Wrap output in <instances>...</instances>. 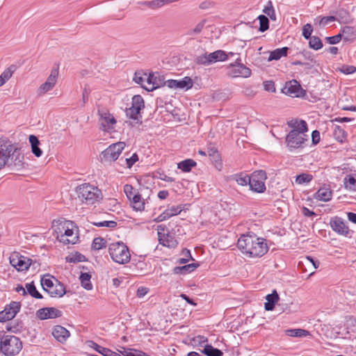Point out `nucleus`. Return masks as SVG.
<instances>
[{
  "instance_id": "40",
  "label": "nucleus",
  "mask_w": 356,
  "mask_h": 356,
  "mask_svg": "<svg viewBox=\"0 0 356 356\" xmlns=\"http://www.w3.org/2000/svg\"><path fill=\"white\" fill-rule=\"evenodd\" d=\"M286 334L288 336L293 337H305L310 335L309 331L303 329L288 330H286Z\"/></svg>"
},
{
  "instance_id": "8",
  "label": "nucleus",
  "mask_w": 356,
  "mask_h": 356,
  "mask_svg": "<svg viewBox=\"0 0 356 356\" xmlns=\"http://www.w3.org/2000/svg\"><path fill=\"white\" fill-rule=\"evenodd\" d=\"M227 59V54L222 50H217L214 52L205 53L198 56L195 61L197 65H209L218 61H224Z\"/></svg>"
},
{
  "instance_id": "2",
  "label": "nucleus",
  "mask_w": 356,
  "mask_h": 356,
  "mask_svg": "<svg viewBox=\"0 0 356 356\" xmlns=\"http://www.w3.org/2000/svg\"><path fill=\"white\" fill-rule=\"evenodd\" d=\"M238 249L249 257H261L268 250L266 240L256 235L243 234L237 241Z\"/></svg>"
},
{
  "instance_id": "56",
  "label": "nucleus",
  "mask_w": 356,
  "mask_h": 356,
  "mask_svg": "<svg viewBox=\"0 0 356 356\" xmlns=\"http://www.w3.org/2000/svg\"><path fill=\"white\" fill-rule=\"evenodd\" d=\"M165 211H168L169 213L170 217H172L173 216L178 215L181 213L182 211L181 207L179 206H172L170 207H168Z\"/></svg>"
},
{
  "instance_id": "6",
  "label": "nucleus",
  "mask_w": 356,
  "mask_h": 356,
  "mask_svg": "<svg viewBox=\"0 0 356 356\" xmlns=\"http://www.w3.org/2000/svg\"><path fill=\"white\" fill-rule=\"evenodd\" d=\"M108 252L113 261L120 264H127L131 259L129 250L122 242L110 244Z\"/></svg>"
},
{
  "instance_id": "5",
  "label": "nucleus",
  "mask_w": 356,
  "mask_h": 356,
  "mask_svg": "<svg viewBox=\"0 0 356 356\" xmlns=\"http://www.w3.org/2000/svg\"><path fill=\"white\" fill-rule=\"evenodd\" d=\"M145 108L144 99L140 95H136L132 97L131 106L125 111L126 115L134 122H130L132 127H138L142 124L140 111Z\"/></svg>"
},
{
  "instance_id": "1",
  "label": "nucleus",
  "mask_w": 356,
  "mask_h": 356,
  "mask_svg": "<svg viewBox=\"0 0 356 356\" xmlns=\"http://www.w3.org/2000/svg\"><path fill=\"white\" fill-rule=\"evenodd\" d=\"M24 154L21 149L6 138H0V170L7 167L19 170L24 166Z\"/></svg>"
},
{
  "instance_id": "4",
  "label": "nucleus",
  "mask_w": 356,
  "mask_h": 356,
  "mask_svg": "<svg viewBox=\"0 0 356 356\" xmlns=\"http://www.w3.org/2000/svg\"><path fill=\"white\" fill-rule=\"evenodd\" d=\"M76 192L79 199L87 204H92L102 198L101 191L90 184H83L77 186Z\"/></svg>"
},
{
  "instance_id": "59",
  "label": "nucleus",
  "mask_w": 356,
  "mask_h": 356,
  "mask_svg": "<svg viewBox=\"0 0 356 356\" xmlns=\"http://www.w3.org/2000/svg\"><path fill=\"white\" fill-rule=\"evenodd\" d=\"M264 87L266 91L275 92V83L272 81H266L264 82Z\"/></svg>"
},
{
  "instance_id": "17",
  "label": "nucleus",
  "mask_w": 356,
  "mask_h": 356,
  "mask_svg": "<svg viewBox=\"0 0 356 356\" xmlns=\"http://www.w3.org/2000/svg\"><path fill=\"white\" fill-rule=\"evenodd\" d=\"M282 92L287 95L298 97L302 95L303 90L302 89L299 82L293 79L285 83V86L282 89Z\"/></svg>"
},
{
  "instance_id": "18",
  "label": "nucleus",
  "mask_w": 356,
  "mask_h": 356,
  "mask_svg": "<svg viewBox=\"0 0 356 356\" xmlns=\"http://www.w3.org/2000/svg\"><path fill=\"white\" fill-rule=\"evenodd\" d=\"M62 316V312L54 307H44L36 312V317L40 320L56 318Z\"/></svg>"
},
{
  "instance_id": "24",
  "label": "nucleus",
  "mask_w": 356,
  "mask_h": 356,
  "mask_svg": "<svg viewBox=\"0 0 356 356\" xmlns=\"http://www.w3.org/2000/svg\"><path fill=\"white\" fill-rule=\"evenodd\" d=\"M89 346L93 348L97 352L103 356H121L120 354L112 351L111 350L102 347L92 341H89Z\"/></svg>"
},
{
  "instance_id": "32",
  "label": "nucleus",
  "mask_w": 356,
  "mask_h": 356,
  "mask_svg": "<svg viewBox=\"0 0 356 356\" xmlns=\"http://www.w3.org/2000/svg\"><path fill=\"white\" fill-rule=\"evenodd\" d=\"M196 165L197 163L194 160L188 159L179 162L177 165V168L184 172H188L191 170L192 168L196 166Z\"/></svg>"
},
{
  "instance_id": "13",
  "label": "nucleus",
  "mask_w": 356,
  "mask_h": 356,
  "mask_svg": "<svg viewBox=\"0 0 356 356\" xmlns=\"http://www.w3.org/2000/svg\"><path fill=\"white\" fill-rule=\"evenodd\" d=\"M227 74L233 78H248L251 75V70L243 64L236 63L228 66Z\"/></svg>"
},
{
  "instance_id": "49",
  "label": "nucleus",
  "mask_w": 356,
  "mask_h": 356,
  "mask_svg": "<svg viewBox=\"0 0 356 356\" xmlns=\"http://www.w3.org/2000/svg\"><path fill=\"white\" fill-rule=\"evenodd\" d=\"M147 76L146 73L136 72L133 79L136 83L140 84L143 88V86H146L145 79Z\"/></svg>"
},
{
  "instance_id": "11",
  "label": "nucleus",
  "mask_w": 356,
  "mask_h": 356,
  "mask_svg": "<svg viewBox=\"0 0 356 356\" xmlns=\"http://www.w3.org/2000/svg\"><path fill=\"white\" fill-rule=\"evenodd\" d=\"M124 147L125 144L123 142H118L109 145L101 154L102 161H115L118 159Z\"/></svg>"
},
{
  "instance_id": "41",
  "label": "nucleus",
  "mask_w": 356,
  "mask_h": 356,
  "mask_svg": "<svg viewBox=\"0 0 356 356\" xmlns=\"http://www.w3.org/2000/svg\"><path fill=\"white\" fill-rule=\"evenodd\" d=\"M233 179L236 181V183L238 185L243 186H246L248 184L249 185V182L250 181V177L243 173L235 175Z\"/></svg>"
},
{
  "instance_id": "64",
  "label": "nucleus",
  "mask_w": 356,
  "mask_h": 356,
  "mask_svg": "<svg viewBox=\"0 0 356 356\" xmlns=\"http://www.w3.org/2000/svg\"><path fill=\"white\" fill-rule=\"evenodd\" d=\"M336 20H337V17L334 16L323 17L320 20V24L325 26V25L327 24L329 22H334Z\"/></svg>"
},
{
  "instance_id": "34",
  "label": "nucleus",
  "mask_w": 356,
  "mask_h": 356,
  "mask_svg": "<svg viewBox=\"0 0 356 356\" xmlns=\"http://www.w3.org/2000/svg\"><path fill=\"white\" fill-rule=\"evenodd\" d=\"M288 49V47H282L275 49L270 52L268 57V60H277L281 58L282 56H286L287 55Z\"/></svg>"
},
{
  "instance_id": "52",
  "label": "nucleus",
  "mask_w": 356,
  "mask_h": 356,
  "mask_svg": "<svg viewBox=\"0 0 356 356\" xmlns=\"http://www.w3.org/2000/svg\"><path fill=\"white\" fill-rule=\"evenodd\" d=\"M84 260L85 256L79 252H76L74 254H72L67 258V261L72 263L81 262Z\"/></svg>"
},
{
  "instance_id": "39",
  "label": "nucleus",
  "mask_w": 356,
  "mask_h": 356,
  "mask_svg": "<svg viewBox=\"0 0 356 356\" xmlns=\"http://www.w3.org/2000/svg\"><path fill=\"white\" fill-rule=\"evenodd\" d=\"M202 353L207 356H222V352L211 345H206L202 350Z\"/></svg>"
},
{
  "instance_id": "19",
  "label": "nucleus",
  "mask_w": 356,
  "mask_h": 356,
  "mask_svg": "<svg viewBox=\"0 0 356 356\" xmlns=\"http://www.w3.org/2000/svg\"><path fill=\"white\" fill-rule=\"evenodd\" d=\"M165 85L169 88L190 89L193 87V81L189 76H185L181 80L169 79L165 81Z\"/></svg>"
},
{
  "instance_id": "35",
  "label": "nucleus",
  "mask_w": 356,
  "mask_h": 356,
  "mask_svg": "<svg viewBox=\"0 0 356 356\" xmlns=\"http://www.w3.org/2000/svg\"><path fill=\"white\" fill-rule=\"evenodd\" d=\"M16 70V67L15 65H10L8 68H6L0 75V83L3 86L7 81H8L14 72Z\"/></svg>"
},
{
  "instance_id": "60",
  "label": "nucleus",
  "mask_w": 356,
  "mask_h": 356,
  "mask_svg": "<svg viewBox=\"0 0 356 356\" xmlns=\"http://www.w3.org/2000/svg\"><path fill=\"white\" fill-rule=\"evenodd\" d=\"M138 160V155L135 153L130 158L126 159V163L128 168H131L132 165Z\"/></svg>"
},
{
  "instance_id": "51",
  "label": "nucleus",
  "mask_w": 356,
  "mask_h": 356,
  "mask_svg": "<svg viewBox=\"0 0 356 356\" xmlns=\"http://www.w3.org/2000/svg\"><path fill=\"white\" fill-rule=\"evenodd\" d=\"M92 224L97 227H106L114 228L117 226V222L113 220H104L101 222H93Z\"/></svg>"
},
{
  "instance_id": "31",
  "label": "nucleus",
  "mask_w": 356,
  "mask_h": 356,
  "mask_svg": "<svg viewBox=\"0 0 356 356\" xmlns=\"http://www.w3.org/2000/svg\"><path fill=\"white\" fill-rule=\"evenodd\" d=\"M339 33L341 34L344 41L353 40L355 38V30L352 26H346L343 27Z\"/></svg>"
},
{
  "instance_id": "14",
  "label": "nucleus",
  "mask_w": 356,
  "mask_h": 356,
  "mask_svg": "<svg viewBox=\"0 0 356 356\" xmlns=\"http://www.w3.org/2000/svg\"><path fill=\"white\" fill-rule=\"evenodd\" d=\"M58 76V66L56 67H54L49 76L47 77L46 81L42 83L38 88V95H44L47 92L51 90L57 82V79Z\"/></svg>"
},
{
  "instance_id": "48",
  "label": "nucleus",
  "mask_w": 356,
  "mask_h": 356,
  "mask_svg": "<svg viewBox=\"0 0 356 356\" xmlns=\"http://www.w3.org/2000/svg\"><path fill=\"white\" fill-rule=\"evenodd\" d=\"M207 154L210 157L211 160L213 162H217L220 159L218 151L214 147H211L208 148Z\"/></svg>"
},
{
  "instance_id": "62",
  "label": "nucleus",
  "mask_w": 356,
  "mask_h": 356,
  "mask_svg": "<svg viewBox=\"0 0 356 356\" xmlns=\"http://www.w3.org/2000/svg\"><path fill=\"white\" fill-rule=\"evenodd\" d=\"M132 351L130 352H124V354L125 356H147L146 353H145L143 351L138 350H131Z\"/></svg>"
},
{
  "instance_id": "36",
  "label": "nucleus",
  "mask_w": 356,
  "mask_h": 356,
  "mask_svg": "<svg viewBox=\"0 0 356 356\" xmlns=\"http://www.w3.org/2000/svg\"><path fill=\"white\" fill-rule=\"evenodd\" d=\"M56 280L53 276H50L49 275H44L41 279V285L42 289L47 292L49 289L53 287V285L55 284Z\"/></svg>"
},
{
  "instance_id": "55",
  "label": "nucleus",
  "mask_w": 356,
  "mask_h": 356,
  "mask_svg": "<svg viewBox=\"0 0 356 356\" xmlns=\"http://www.w3.org/2000/svg\"><path fill=\"white\" fill-rule=\"evenodd\" d=\"M205 24V20H202L200 22H199L194 29H191L188 34V35H196L200 33L202 30L203 29Z\"/></svg>"
},
{
  "instance_id": "44",
  "label": "nucleus",
  "mask_w": 356,
  "mask_h": 356,
  "mask_svg": "<svg viewBox=\"0 0 356 356\" xmlns=\"http://www.w3.org/2000/svg\"><path fill=\"white\" fill-rule=\"evenodd\" d=\"M345 188L350 191H356V178L353 175H348L344 179Z\"/></svg>"
},
{
  "instance_id": "3",
  "label": "nucleus",
  "mask_w": 356,
  "mask_h": 356,
  "mask_svg": "<svg viewBox=\"0 0 356 356\" xmlns=\"http://www.w3.org/2000/svg\"><path fill=\"white\" fill-rule=\"evenodd\" d=\"M53 227L56 238L65 245L75 244L79 241L77 227L72 221L66 220H54Z\"/></svg>"
},
{
  "instance_id": "26",
  "label": "nucleus",
  "mask_w": 356,
  "mask_h": 356,
  "mask_svg": "<svg viewBox=\"0 0 356 356\" xmlns=\"http://www.w3.org/2000/svg\"><path fill=\"white\" fill-rule=\"evenodd\" d=\"M332 192L330 188H321L315 193L314 197L320 201L327 202L332 198Z\"/></svg>"
},
{
  "instance_id": "45",
  "label": "nucleus",
  "mask_w": 356,
  "mask_h": 356,
  "mask_svg": "<svg viewBox=\"0 0 356 356\" xmlns=\"http://www.w3.org/2000/svg\"><path fill=\"white\" fill-rule=\"evenodd\" d=\"M309 46L314 50H318L322 48L323 43L318 37L312 36L309 38Z\"/></svg>"
},
{
  "instance_id": "27",
  "label": "nucleus",
  "mask_w": 356,
  "mask_h": 356,
  "mask_svg": "<svg viewBox=\"0 0 356 356\" xmlns=\"http://www.w3.org/2000/svg\"><path fill=\"white\" fill-rule=\"evenodd\" d=\"M31 146V152L36 156L40 157L42 154V149L39 147L40 140L35 135H30L29 138Z\"/></svg>"
},
{
  "instance_id": "33",
  "label": "nucleus",
  "mask_w": 356,
  "mask_h": 356,
  "mask_svg": "<svg viewBox=\"0 0 356 356\" xmlns=\"http://www.w3.org/2000/svg\"><path fill=\"white\" fill-rule=\"evenodd\" d=\"M288 125L292 128V129H296L299 131H307V124L305 120H291L288 122Z\"/></svg>"
},
{
  "instance_id": "42",
  "label": "nucleus",
  "mask_w": 356,
  "mask_h": 356,
  "mask_svg": "<svg viewBox=\"0 0 356 356\" xmlns=\"http://www.w3.org/2000/svg\"><path fill=\"white\" fill-rule=\"evenodd\" d=\"M333 136L337 141L342 143L346 140L347 134L341 127L336 126L334 129Z\"/></svg>"
},
{
  "instance_id": "25",
  "label": "nucleus",
  "mask_w": 356,
  "mask_h": 356,
  "mask_svg": "<svg viewBox=\"0 0 356 356\" xmlns=\"http://www.w3.org/2000/svg\"><path fill=\"white\" fill-rule=\"evenodd\" d=\"M266 299L267 302L264 305V308L266 311H272L275 308V304L279 300V295L276 290H274L272 293L266 296Z\"/></svg>"
},
{
  "instance_id": "29",
  "label": "nucleus",
  "mask_w": 356,
  "mask_h": 356,
  "mask_svg": "<svg viewBox=\"0 0 356 356\" xmlns=\"http://www.w3.org/2000/svg\"><path fill=\"white\" fill-rule=\"evenodd\" d=\"M134 209L136 211H143L145 209V201L140 193L134 195L132 199L129 200Z\"/></svg>"
},
{
  "instance_id": "58",
  "label": "nucleus",
  "mask_w": 356,
  "mask_h": 356,
  "mask_svg": "<svg viewBox=\"0 0 356 356\" xmlns=\"http://www.w3.org/2000/svg\"><path fill=\"white\" fill-rule=\"evenodd\" d=\"M340 70L345 74H350L356 71V67L353 65H343Z\"/></svg>"
},
{
  "instance_id": "43",
  "label": "nucleus",
  "mask_w": 356,
  "mask_h": 356,
  "mask_svg": "<svg viewBox=\"0 0 356 356\" xmlns=\"http://www.w3.org/2000/svg\"><path fill=\"white\" fill-rule=\"evenodd\" d=\"M106 247V241L102 237L95 238L92 241L91 248L94 250H99Z\"/></svg>"
},
{
  "instance_id": "7",
  "label": "nucleus",
  "mask_w": 356,
  "mask_h": 356,
  "mask_svg": "<svg viewBox=\"0 0 356 356\" xmlns=\"http://www.w3.org/2000/svg\"><path fill=\"white\" fill-rule=\"evenodd\" d=\"M22 348V343L15 336H3L0 339L1 351L8 356H13L18 354Z\"/></svg>"
},
{
  "instance_id": "9",
  "label": "nucleus",
  "mask_w": 356,
  "mask_h": 356,
  "mask_svg": "<svg viewBox=\"0 0 356 356\" xmlns=\"http://www.w3.org/2000/svg\"><path fill=\"white\" fill-rule=\"evenodd\" d=\"M99 115V129L102 131L110 132L115 128L117 121L114 116L105 108H99L97 111Z\"/></svg>"
},
{
  "instance_id": "61",
  "label": "nucleus",
  "mask_w": 356,
  "mask_h": 356,
  "mask_svg": "<svg viewBox=\"0 0 356 356\" xmlns=\"http://www.w3.org/2000/svg\"><path fill=\"white\" fill-rule=\"evenodd\" d=\"M274 8H273V3L271 1H268L266 5V6L264 7V10H263V12L267 15H270V14H273V12L274 11Z\"/></svg>"
},
{
  "instance_id": "46",
  "label": "nucleus",
  "mask_w": 356,
  "mask_h": 356,
  "mask_svg": "<svg viewBox=\"0 0 356 356\" xmlns=\"http://www.w3.org/2000/svg\"><path fill=\"white\" fill-rule=\"evenodd\" d=\"M258 19L259 21V31L261 32H264L269 28V20L268 18L264 15H261L258 17Z\"/></svg>"
},
{
  "instance_id": "38",
  "label": "nucleus",
  "mask_w": 356,
  "mask_h": 356,
  "mask_svg": "<svg viewBox=\"0 0 356 356\" xmlns=\"http://www.w3.org/2000/svg\"><path fill=\"white\" fill-rule=\"evenodd\" d=\"M26 289L27 294H29L33 298L36 299H42L43 298L41 293L36 289L33 282H31V283H26Z\"/></svg>"
},
{
  "instance_id": "54",
  "label": "nucleus",
  "mask_w": 356,
  "mask_h": 356,
  "mask_svg": "<svg viewBox=\"0 0 356 356\" xmlns=\"http://www.w3.org/2000/svg\"><path fill=\"white\" fill-rule=\"evenodd\" d=\"M313 32L312 26L310 24H305L302 28V35L307 40L309 39Z\"/></svg>"
},
{
  "instance_id": "10",
  "label": "nucleus",
  "mask_w": 356,
  "mask_h": 356,
  "mask_svg": "<svg viewBox=\"0 0 356 356\" xmlns=\"http://www.w3.org/2000/svg\"><path fill=\"white\" fill-rule=\"evenodd\" d=\"M306 132L291 129L286 137V143L289 148L291 149L302 147L304 143L307 140Z\"/></svg>"
},
{
  "instance_id": "57",
  "label": "nucleus",
  "mask_w": 356,
  "mask_h": 356,
  "mask_svg": "<svg viewBox=\"0 0 356 356\" xmlns=\"http://www.w3.org/2000/svg\"><path fill=\"white\" fill-rule=\"evenodd\" d=\"M342 39V36L341 33H339L336 35L331 36V37H327L326 40L327 42L330 44H335L340 42V40Z\"/></svg>"
},
{
  "instance_id": "15",
  "label": "nucleus",
  "mask_w": 356,
  "mask_h": 356,
  "mask_svg": "<svg viewBox=\"0 0 356 356\" xmlns=\"http://www.w3.org/2000/svg\"><path fill=\"white\" fill-rule=\"evenodd\" d=\"M21 304L19 302H11L4 310L0 312V322H6L13 319L19 312Z\"/></svg>"
},
{
  "instance_id": "16",
  "label": "nucleus",
  "mask_w": 356,
  "mask_h": 356,
  "mask_svg": "<svg viewBox=\"0 0 356 356\" xmlns=\"http://www.w3.org/2000/svg\"><path fill=\"white\" fill-rule=\"evenodd\" d=\"M146 86L143 88L147 91L152 92L155 89L164 86L165 81L159 74L149 73L145 79Z\"/></svg>"
},
{
  "instance_id": "37",
  "label": "nucleus",
  "mask_w": 356,
  "mask_h": 356,
  "mask_svg": "<svg viewBox=\"0 0 356 356\" xmlns=\"http://www.w3.org/2000/svg\"><path fill=\"white\" fill-rule=\"evenodd\" d=\"M91 275L88 273H81L80 275V281L81 286L86 290H91L92 284L90 282Z\"/></svg>"
},
{
  "instance_id": "30",
  "label": "nucleus",
  "mask_w": 356,
  "mask_h": 356,
  "mask_svg": "<svg viewBox=\"0 0 356 356\" xmlns=\"http://www.w3.org/2000/svg\"><path fill=\"white\" fill-rule=\"evenodd\" d=\"M249 182L250 188L252 191L257 193H264L266 191V186L264 181L255 180L250 177Z\"/></svg>"
},
{
  "instance_id": "20",
  "label": "nucleus",
  "mask_w": 356,
  "mask_h": 356,
  "mask_svg": "<svg viewBox=\"0 0 356 356\" xmlns=\"http://www.w3.org/2000/svg\"><path fill=\"white\" fill-rule=\"evenodd\" d=\"M330 225L332 230L340 235L346 236L349 232L348 227L346 225L343 219L338 216L331 218Z\"/></svg>"
},
{
  "instance_id": "63",
  "label": "nucleus",
  "mask_w": 356,
  "mask_h": 356,
  "mask_svg": "<svg viewBox=\"0 0 356 356\" xmlns=\"http://www.w3.org/2000/svg\"><path fill=\"white\" fill-rule=\"evenodd\" d=\"M89 95H90V89H89L88 86H85V87L83 88V92H82V100H83V106L88 100Z\"/></svg>"
},
{
  "instance_id": "22",
  "label": "nucleus",
  "mask_w": 356,
  "mask_h": 356,
  "mask_svg": "<svg viewBox=\"0 0 356 356\" xmlns=\"http://www.w3.org/2000/svg\"><path fill=\"white\" fill-rule=\"evenodd\" d=\"M52 335L60 343H65L69 338L70 332L61 325H56L52 331Z\"/></svg>"
},
{
  "instance_id": "21",
  "label": "nucleus",
  "mask_w": 356,
  "mask_h": 356,
  "mask_svg": "<svg viewBox=\"0 0 356 356\" xmlns=\"http://www.w3.org/2000/svg\"><path fill=\"white\" fill-rule=\"evenodd\" d=\"M159 243L163 246L169 248H175L178 245V241L176 238L170 234H162L158 232Z\"/></svg>"
},
{
  "instance_id": "50",
  "label": "nucleus",
  "mask_w": 356,
  "mask_h": 356,
  "mask_svg": "<svg viewBox=\"0 0 356 356\" xmlns=\"http://www.w3.org/2000/svg\"><path fill=\"white\" fill-rule=\"evenodd\" d=\"M124 192L125 193L127 198L131 200L134 195H137L139 192L134 189V187L130 184H126L124 186Z\"/></svg>"
},
{
  "instance_id": "53",
  "label": "nucleus",
  "mask_w": 356,
  "mask_h": 356,
  "mask_svg": "<svg viewBox=\"0 0 356 356\" xmlns=\"http://www.w3.org/2000/svg\"><path fill=\"white\" fill-rule=\"evenodd\" d=\"M252 178H254L255 180L265 181L266 179V173L264 170H257L254 172L250 176Z\"/></svg>"
},
{
  "instance_id": "28",
  "label": "nucleus",
  "mask_w": 356,
  "mask_h": 356,
  "mask_svg": "<svg viewBox=\"0 0 356 356\" xmlns=\"http://www.w3.org/2000/svg\"><path fill=\"white\" fill-rule=\"evenodd\" d=\"M199 266L197 263H192L182 266H176L173 269L175 274H186L194 271Z\"/></svg>"
},
{
  "instance_id": "47",
  "label": "nucleus",
  "mask_w": 356,
  "mask_h": 356,
  "mask_svg": "<svg viewBox=\"0 0 356 356\" xmlns=\"http://www.w3.org/2000/svg\"><path fill=\"white\" fill-rule=\"evenodd\" d=\"M313 177L312 175L306 174V173H302L299 175H298L296 178V182L298 184H303L309 183L312 181Z\"/></svg>"
},
{
  "instance_id": "12",
  "label": "nucleus",
  "mask_w": 356,
  "mask_h": 356,
  "mask_svg": "<svg viewBox=\"0 0 356 356\" xmlns=\"http://www.w3.org/2000/svg\"><path fill=\"white\" fill-rule=\"evenodd\" d=\"M10 263L18 271H24L31 266L32 260L18 252H13L10 257Z\"/></svg>"
},
{
  "instance_id": "23",
  "label": "nucleus",
  "mask_w": 356,
  "mask_h": 356,
  "mask_svg": "<svg viewBox=\"0 0 356 356\" xmlns=\"http://www.w3.org/2000/svg\"><path fill=\"white\" fill-rule=\"evenodd\" d=\"M54 281L55 284L52 288L49 289L47 293L51 297H63L66 293L65 287L58 280H54Z\"/></svg>"
}]
</instances>
